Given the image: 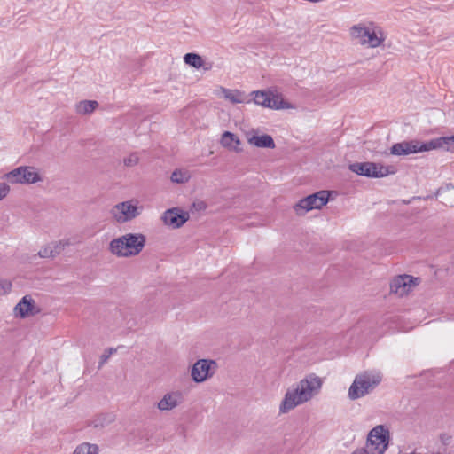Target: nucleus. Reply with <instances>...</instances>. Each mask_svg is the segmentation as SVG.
Segmentation results:
<instances>
[{
    "instance_id": "nucleus-33",
    "label": "nucleus",
    "mask_w": 454,
    "mask_h": 454,
    "mask_svg": "<svg viewBox=\"0 0 454 454\" xmlns=\"http://www.w3.org/2000/svg\"><path fill=\"white\" fill-rule=\"evenodd\" d=\"M352 454H367V452L364 450H359L353 452Z\"/></svg>"
},
{
    "instance_id": "nucleus-14",
    "label": "nucleus",
    "mask_w": 454,
    "mask_h": 454,
    "mask_svg": "<svg viewBox=\"0 0 454 454\" xmlns=\"http://www.w3.org/2000/svg\"><path fill=\"white\" fill-rule=\"evenodd\" d=\"M427 152L426 142L410 140L396 143L390 148V153L396 156H405L411 153Z\"/></svg>"
},
{
    "instance_id": "nucleus-25",
    "label": "nucleus",
    "mask_w": 454,
    "mask_h": 454,
    "mask_svg": "<svg viewBox=\"0 0 454 454\" xmlns=\"http://www.w3.org/2000/svg\"><path fill=\"white\" fill-rule=\"evenodd\" d=\"M332 196H338L337 192L335 191H327L323 190L317 192H314L312 194H309L303 199H330Z\"/></svg>"
},
{
    "instance_id": "nucleus-11",
    "label": "nucleus",
    "mask_w": 454,
    "mask_h": 454,
    "mask_svg": "<svg viewBox=\"0 0 454 454\" xmlns=\"http://www.w3.org/2000/svg\"><path fill=\"white\" fill-rule=\"evenodd\" d=\"M419 282V278L411 275L395 276L390 281V293L398 297H403L412 292Z\"/></svg>"
},
{
    "instance_id": "nucleus-30",
    "label": "nucleus",
    "mask_w": 454,
    "mask_h": 454,
    "mask_svg": "<svg viewBox=\"0 0 454 454\" xmlns=\"http://www.w3.org/2000/svg\"><path fill=\"white\" fill-rule=\"evenodd\" d=\"M10 184L6 181L0 183V199H4L10 192Z\"/></svg>"
},
{
    "instance_id": "nucleus-21",
    "label": "nucleus",
    "mask_w": 454,
    "mask_h": 454,
    "mask_svg": "<svg viewBox=\"0 0 454 454\" xmlns=\"http://www.w3.org/2000/svg\"><path fill=\"white\" fill-rule=\"evenodd\" d=\"M220 142L223 147L228 148L229 150L235 152L239 151V146L240 145V140L235 134L230 131L223 133Z\"/></svg>"
},
{
    "instance_id": "nucleus-1",
    "label": "nucleus",
    "mask_w": 454,
    "mask_h": 454,
    "mask_svg": "<svg viewBox=\"0 0 454 454\" xmlns=\"http://www.w3.org/2000/svg\"><path fill=\"white\" fill-rule=\"evenodd\" d=\"M322 386L323 380L320 377L314 373L307 375L286 391L279 403L278 413L280 415L286 414L296 407L309 402L320 393Z\"/></svg>"
},
{
    "instance_id": "nucleus-4",
    "label": "nucleus",
    "mask_w": 454,
    "mask_h": 454,
    "mask_svg": "<svg viewBox=\"0 0 454 454\" xmlns=\"http://www.w3.org/2000/svg\"><path fill=\"white\" fill-rule=\"evenodd\" d=\"M382 380L379 371H365L357 374L348 388V398L356 400L373 391Z\"/></svg>"
},
{
    "instance_id": "nucleus-22",
    "label": "nucleus",
    "mask_w": 454,
    "mask_h": 454,
    "mask_svg": "<svg viewBox=\"0 0 454 454\" xmlns=\"http://www.w3.org/2000/svg\"><path fill=\"white\" fill-rule=\"evenodd\" d=\"M98 106V103L95 100H82L75 105V111L79 114H90Z\"/></svg>"
},
{
    "instance_id": "nucleus-19",
    "label": "nucleus",
    "mask_w": 454,
    "mask_h": 454,
    "mask_svg": "<svg viewBox=\"0 0 454 454\" xmlns=\"http://www.w3.org/2000/svg\"><path fill=\"white\" fill-rule=\"evenodd\" d=\"M328 201L329 200H299V202L294 206V209L297 215H303L313 209H321Z\"/></svg>"
},
{
    "instance_id": "nucleus-15",
    "label": "nucleus",
    "mask_w": 454,
    "mask_h": 454,
    "mask_svg": "<svg viewBox=\"0 0 454 454\" xmlns=\"http://www.w3.org/2000/svg\"><path fill=\"white\" fill-rule=\"evenodd\" d=\"M184 402V396L183 392L173 390L164 394L157 403L156 407L160 411H169L181 405Z\"/></svg>"
},
{
    "instance_id": "nucleus-23",
    "label": "nucleus",
    "mask_w": 454,
    "mask_h": 454,
    "mask_svg": "<svg viewBox=\"0 0 454 454\" xmlns=\"http://www.w3.org/2000/svg\"><path fill=\"white\" fill-rule=\"evenodd\" d=\"M190 178L191 173L188 169L185 168H176L172 172L170 176V180L176 184L187 183Z\"/></svg>"
},
{
    "instance_id": "nucleus-7",
    "label": "nucleus",
    "mask_w": 454,
    "mask_h": 454,
    "mask_svg": "<svg viewBox=\"0 0 454 454\" xmlns=\"http://www.w3.org/2000/svg\"><path fill=\"white\" fill-rule=\"evenodd\" d=\"M144 210L137 200H122L110 210L111 217L118 223H125L139 216Z\"/></svg>"
},
{
    "instance_id": "nucleus-18",
    "label": "nucleus",
    "mask_w": 454,
    "mask_h": 454,
    "mask_svg": "<svg viewBox=\"0 0 454 454\" xmlns=\"http://www.w3.org/2000/svg\"><path fill=\"white\" fill-rule=\"evenodd\" d=\"M247 143L253 146L258 148H275V143L271 136L264 134V135H257L254 131L247 134Z\"/></svg>"
},
{
    "instance_id": "nucleus-24",
    "label": "nucleus",
    "mask_w": 454,
    "mask_h": 454,
    "mask_svg": "<svg viewBox=\"0 0 454 454\" xmlns=\"http://www.w3.org/2000/svg\"><path fill=\"white\" fill-rule=\"evenodd\" d=\"M98 448L96 444L83 442L79 444L74 450L73 454H98Z\"/></svg>"
},
{
    "instance_id": "nucleus-8",
    "label": "nucleus",
    "mask_w": 454,
    "mask_h": 454,
    "mask_svg": "<svg viewBox=\"0 0 454 454\" xmlns=\"http://www.w3.org/2000/svg\"><path fill=\"white\" fill-rule=\"evenodd\" d=\"M218 370L215 360L202 358L197 360L191 367V378L197 384L203 383L212 379Z\"/></svg>"
},
{
    "instance_id": "nucleus-31",
    "label": "nucleus",
    "mask_w": 454,
    "mask_h": 454,
    "mask_svg": "<svg viewBox=\"0 0 454 454\" xmlns=\"http://www.w3.org/2000/svg\"><path fill=\"white\" fill-rule=\"evenodd\" d=\"M12 284L7 280H0V295L8 294L11 291Z\"/></svg>"
},
{
    "instance_id": "nucleus-10",
    "label": "nucleus",
    "mask_w": 454,
    "mask_h": 454,
    "mask_svg": "<svg viewBox=\"0 0 454 454\" xmlns=\"http://www.w3.org/2000/svg\"><path fill=\"white\" fill-rule=\"evenodd\" d=\"M189 219L190 213L178 207L168 208L160 215L162 224L170 230L180 229L189 221Z\"/></svg>"
},
{
    "instance_id": "nucleus-32",
    "label": "nucleus",
    "mask_w": 454,
    "mask_h": 454,
    "mask_svg": "<svg viewBox=\"0 0 454 454\" xmlns=\"http://www.w3.org/2000/svg\"><path fill=\"white\" fill-rule=\"evenodd\" d=\"M207 207L205 200H196L192 204V208L195 211L204 210Z\"/></svg>"
},
{
    "instance_id": "nucleus-16",
    "label": "nucleus",
    "mask_w": 454,
    "mask_h": 454,
    "mask_svg": "<svg viewBox=\"0 0 454 454\" xmlns=\"http://www.w3.org/2000/svg\"><path fill=\"white\" fill-rule=\"evenodd\" d=\"M215 94L217 97L223 98L232 104H249L252 102L249 95H247L245 91L236 89L231 90L220 86L215 90Z\"/></svg>"
},
{
    "instance_id": "nucleus-17",
    "label": "nucleus",
    "mask_w": 454,
    "mask_h": 454,
    "mask_svg": "<svg viewBox=\"0 0 454 454\" xmlns=\"http://www.w3.org/2000/svg\"><path fill=\"white\" fill-rule=\"evenodd\" d=\"M427 151L444 149L454 153V134L450 137H440L426 142Z\"/></svg>"
},
{
    "instance_id": "nucleus-29",
    "label": "nucleus",
    "mask_w": 454,
    "mask_h": 454,
    "mask_svg": "<svg viewBox=\"0 0 454 454\" xmlns=\"http://www.w3.org/2000/svg\"><path fill=\"white\" fill-rule=\"evenodd\" d=\"M39 256L42 257V258H51V257H55L54 254H53V252L50 247V245L48 244L47 246H45L43 248H42L39 253H38Z\"/></svg>"
},
{
    "instance_id": "nucleus-6",
    "label": "nucleus",
    "mask_w": 454,
    "mask_h": 454,
    "mask_svg": "<svg viewBox=\"0 0 454 454\" xmlns=\"http://www.w3.org/2000/svg\"><path fill=\"white\" fill-rule=\"evenodd\" d=\"M2 179L10 184H34L43 180L39 170L34 166H20L5 173Z\"/></svg>"
},
{
    "instance_id": "nucleus-28",
    "label": "nucleus",
    "mask_w": 454,
    "mask_h": 454,
    "mask_svg": "<svg viewBox=\"0 0 454 454\" xmlns=\"http://www.w3.org/2000/svg\"><path fill=\"white\" fill-rule=\"evenodd\" d=\"M139 161V157L137 153H132L123 160V163L127 167L136 166Z\"/></svg>"
},
{
    "instance_id": "nucleus-26",
    "label": "nucleus",
    "mask_w": 454,
    "mask_h": 454,
    "mask_svg": "<svg viewBox=\"0 0 454 454\" xmlns=\"http://www.w3.org/2000/svg\"><path fill=\"white\" fill-rule=\"evenodd\" d=\"M52 252H53V254L54 256L58 255L59 254H60V252L67 247L69 245V242L67 241V240H58V241H54V242H51L49 244Z\"/></svg>"
},
{
    "instance_id": "nucleus-5",
    "label": "nucleus",
    "mask_w": 454,
    "mask_h": 454,
    "mask_svg": "<svg viewBox=\"0 0 454 454\" xmlns=\"http://www.w3.org/2000/svg\"><path fill=\"white\" fill-rule=\"evenodd\" d=\"M251 96H253L252 100L255 105L266 108L275 110L294 108V106L285 100L282 94L276 90H254L252 91Z\"/></svg>"
},
{
    "instance_id": "nucleus-9",
    "label": "nucleus",
    "mask_w": 454,
    "mask_h": 454,
    "mask_svg": "<svg viewBox=\"0 0 454 454\" xmlns=\"http://www.w3.org/2000/svg\"><path fill=\"white\" fill-rule=\"evenodd\" d=\"M350 169L360 176L372 178L384 177L395 173L394 167L374 162L355 163L350 166Z\"/></svg>"
},
{
    "instance_id": "nucleus-27",
    "label": "nucleus",
    "mask_w": 454,
    "mask_h": 454,
    "mask_svg": "<svg viewBox=\"0 0 454 454\" xmlns=\"http://www.w3.org/2000/svg\"><path fill=\"white\" fill-rule=\"evenodd\" d=\"M115 351L116 349L113 348L106 349L104 353L100 356L98 368H101Z\"/></svg>"
},
{
    "instance_id": "nucleus-20",
    "label": "nucleus",
    "mask_w": 454,
    "mask_h": 454,
    "mask_svg": "<svg viewBox=\"0 0 454 454\" xmlns=\"http://www.w3.org/2000/svg\"><path fill=\"white\" fill-rule=\"evenodd\" d=\"M184 62L196 69L203 67L205 70L211 69V64L206 66V63L202 57L197 53L190 52L184 56Z\"/></svg>"
},
{
    "instance_id": "nucleus-2",
    "label": "nucleus",
    "mask_w": 454,
    "mask_h": 454,
    "mask_svg": "<svg viewBox=\"0 0 454 454\" xmlns=\"http://www.w3.org/2000/svg\"><path fill=\"white\" fill-rule=\"evenodd\" d=\"M352 41L366 48L381 46L387 36L383 29L374 22H360L349 28Z\"/></svg>"
},
{
    "instance_id": "nucleus-13",
    "label": "nucleus",
    "mask_w": 454,
    "mask_h": 454,
    "mask_svg": "<svg viewBox=\"0 0 454 454\" xmlns=\"http://www.w3.org/2000/svg\"><path fill=\"white\" fill-rule=\"evenodd\" d=\"M40 312L35 300L30 295L23 296L12 309L15 318L25 319Z\"/></svg>"
},
{
    "instance_id": "nucleus-12",
    "label": "nucleus",
    "mask_w": 454,
    "mask_h": 454,
    "mask_svg": "<svg viewBox=\"0 0 454 454\" xmlns=\"http://www.w3.org/2000/svg\"><path fill=\"white\" fill-rule=\"evenodd\" d=\"M367 445L377 454H383L385 452L388 445V431L384 426H376L370 431Z\"/></svg>"
},
{
    "instance_id": "nucleus-3",
    "label": "nucleus",
    "mask_w": 454,
    "mask_h": 454,
    "mask_svg": "<svg viewBox=\"0 0 454 454\" xmlns=\"http://www.w3.org/2000/svg\"><path fill=\"white\" fill-rule=\"evenodd\" d=\"M146 238L142 233H126L109 243V251L117 257L129 258L138 255L144 249Z\"/></svg>"
}]
</instances>
